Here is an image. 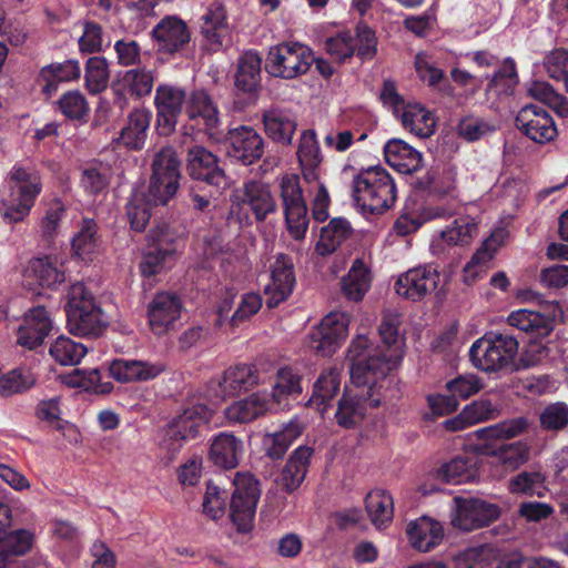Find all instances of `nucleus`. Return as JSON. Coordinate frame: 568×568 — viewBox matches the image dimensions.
I'll list each match as a JSON object with an SVG mask.
<instances>
[{
	"instance_id": "ddd939ff",
	"label": "nucleus",
	"mask_w": 568,
	"mask_h": 568,
	"mask_svg": "<svg viewBox=\"0 0 568 568\" xmlns=\"http://www.w3.org/2000/svg\"><path fill=\"white\" fill-rule=\"evenodd\" d=\"M230 510L231 519L241 532L248 531L253 526L256 505L260 498L258 481L250 474L237 473L233 480Z\"/></svg>"
},
{
	"instance_id": "69168bd1",
	"label": "nucleus",
	"mask_w": 568,
	"mask_h": 568,
	"mask_svg": "<svg viewBox=\"0 0 568 568\" xmlns=\"http://www.w3.org/2000/svg\"><path fill=\"white\" fill-rule=\"evenodd\" d=\"M325 50L332 59L343 62L355 53V38L349 31L338 32L325 40Z\"/></svg>"
},
{
	"instance_id": "2eb2a0df",
	"label": "nucleus",
	"mask_w": 568,
	"mask_h": 568,
	"mask_svg": "<svg viewBox=\"0 0 568 568\" xmlns=\"http://www.w3.org/2000/svg\"><path fill=\"white\" fill-rule=\"evenodd\" d=\"M500 516V508L480 498H454L452 525L458 529L470 531L484 527Z\"/></svg>"
},
{
	"instance_id": "412c9836",
	"label": "nucleus",
	"mask_w": 568,
	"mask_h": 568,
	"mask_svg": "<svg viewBox=\"0 0 568 568\" xmlns=\"http://www.w3.org/2000/svg\"><path fill=\"white\" fill-rule=\"evenodd\" d=\"M226 143L227 155L245 165L257 161L264 152L263 138L250 126L243 125L230 130Z\"/></svg>"
},
{
	"instance_id": "c9c22d12",
	"label": "nucleus",
	"mask_w": 568,
	"mask_h": 568,
	"mask_svg": "<svg viewBox=\"0 0 568 568\" xmlns=\"http://www.w3.org/2000/svg\"><path fill=\"white\" fill-rule=\"evenodd\" d=\"M313 449L300 446L290 456L280 477L278 484L287 491H293L305 479Z\"/></svg>"
},
{
	"instance_id": "aec40b11",
	"label": "nucleus",
	"mask_w": 568,
	"mask_h": 568,
	"mask_svg": "<svg viewBox=\"0 0 568 568\" xmlns=\"http://www.w3.org/2000/svg\"><path fill=\"white\" fill-rule=\"evenodd\" d=\"M184 101L185 92L179 87L161 84L156 88L154 103L161 134L169 135L174 131Z\"/></svg>"
},
{
	"instance_id": "0eeeda50",
	"label": "nucleus",
	"mask_w": 568,
	"mask_h": 568,
	"mask_svg": "<svg viewBox=\"0 0 568 568\" xmlns=\"http://www.w3.org/2000/svg\"><path fill=\"white\" fill-rule=\"evenodd\" d=\"M69 331L78 336H98L105 327V320L94 296L82 283L70 286L67 302Z\"/></svg>"
},
{
	"instance_id": "c85d7f7f",
	"label": "nucleus",
	"mask_w": 568,
	"mask_h": 568,
	"mask_svg": "<svg viewBox=\"0 0 568 568\" xmlns=\"http://www.w3.org/2000/svg\"><path fill=\"white\" fill-rule=\"evenodd\" d=\"M297 159L304 180L307 183L317 182L323 156L314 130L308 129L302 132L297 146Z\"/></svg>"
},
{
	"instance_id": "e2e57ef3",
	"label": "nucleus",
	"mask_w": 568,
	"mask_h": 568,
	"mask_svg": "<svg viewBox=\"0 0 568 568\" xmlns=\"http://www.w3.org/2000/svg\"><path fill=\"white\" fill-rule=\"evenodd\" d=\"M178 235L165 223L153 227L148 235V246L172 256L176 252Z\"/></svg>"
},
{
	"instance_id": "4c0bfd02",
	"label": "nucleus",
	"mask_w": 568,
	"mask_h": 568,
	"mask_svg": "<svg viewBox=\"0 0 568 568\" xmlns=\"http://www.w3.org/2000/svg\"><path fill=\"white\" fill-rule=\"evenodd\" d=\"M257 384V373L252 365L241 364L226 369L219 382L223 397L236 396Z\"/></svg>"
},
{
	"instance_id": "f257e3e1",
	"label": "nucleus",
	"mask_w": 568,
	"mask_h": 568,
	"mask_svg": "<svg viewBox=\"0 0 568 568\" xmlns=\"http://www.w3.org/2000/svg\"><path fill=\"white\" fill-rule=\"evenodd\" d=\"M400 326V313L396 310H385L378 326L379 345H373L363 334H358L352 341L347 356L353 363V377L357 383H363L364 373L368 371L387 378V374L399 364L405 346Z\"/></svg>"
},
{
	"instance_id": "3c124183",
	"label": "nucleus",
	"mask_w": 568,
	"mask_h": 568,
	"mask_svg": "<svg viewBox=\"0 0 568 568\" xmlns=\"http://www.w3.org/2000/svg\"><path fill=\"white\" fill-rule=\"evenodd\" d=\"M303 425L298 420H291L283 429L266 434L263 437V447L271 458H281L290 445L302 434Z\"/></svg>"
},
{
	"instance_id": "a211bd4d",
	"label": "nucleus",
	"mask_w": 568,
	"mask_h": 568,
	"mask_svg": "<svg viewBox=\"0 0 568 568\" xmlns=\"http://www.w3.org/2000/svg\"><path fill=\"white\" fill-rule=\"evenodd\" d=\"M186 169L192 179L204 181L217 189H225L230 184L217 158L203 146L195 145L189 150Z\"/></svg>"
},
{
	"instance_id": "a878e982",
	"label": "nucleus",
	"mask_w": 568,
	"mask_h": 568,
	"mask_svg": "<svg viewBox=\"0 0 568 568\" xmlns=\"http://www.w3.org/2000/svg\"><path fill=\"white\" fill-rule=\"evenodd\" d=\"M64 281V272L53 256H41L29 261L23 282L30 288L38 286L54 288Z\"/></svg>"
},
{
	"instance_id": "de8ad7c7",
	"label": "nucleus",
	"mask_w": 568,
	"mask_h": 568,
	"mask_svg": "<svg viewBox=\"0 0 568 568\" xmlns=\"http://www.w3.org/2000/svg\"><path fill=\"white\" fill-rule=\"evenodd\" d=\"M262 59L257 52L247 51L239 60L235 85L239 90L253 93L261 82Z\"/></svg>"
},
{
	"instance_id": "5fc2aeb1",
	"label": "nucleus",
	"mask_w": 568,
	"mask_h": 568,
	"mask_svg": "<svg viewBox=\"0 0 568 568\" xmlns=\"http://www.w3.org/2000/svg\"><path fill=\"white\" fill-rule=\"evenodd\" d=\"M186 113L191 120L201 119L207 130L219 124L217 108L204 91H196L191 95Z\"/></svg>"
},
{
	"instance_id": "bb28decb",
	"label": "nucleus",
	"mask_w": 568,
	"mask_h": 568,
	"mask_svg": "<svg viewBox=\"0 0 568 568\" xmlns=\"http://www.w3.org/2000/svg\"><path fill=\"white\" fill-rule=\"evenodd\" d=\"M201 34L203 45L212 52H216L224 45L230 36L226 22V13L221 4H213L202 17Z\"/></svg>"
},
{
	"instance_id": "473e14b6",
	"label": "nucleus",
	"mask_w": 568,
	"mask_h": 568,
	"mask_svg": "<svg viewBox=\"0 0 568 568\" xmlns=\"http://www.w3.org/2000/svg\"><path fill=\"white\" fill-rule=\"evenodd\" d=\"M264 131L268 138L277 143L288 145L292 143L297 122L294 114L285 109L272 108L263 113Z\"/></svg>"
},
{
	"instance_id": "b1692460",
	"label": "nucleus",
	"mask_w": 568,
	"mask_h": 568,
	"mask_svg": "<svg viewBox=\"0 0 568 568\" xmlns=\"http://www.w3.org/2000/svg\"><path fill=\"white\" fill-rule=\"evenodd\" d=\"M180 314V300L164 292L156 294L148 306L149 325L156 335H162L172 328Z\"/></svg>"
},
{
	"instance_id": "864d4df0",
	"label": "nucleus",
	"mask_w": 568,
	"mask_h": 568,
	"mask_svg": "<svg viewBox=\"0 0 568 568\" xmlns=\"http://www.w3.org/2000/svg\"><path fill=\"white\" fill-rule=\"evenodd\" d=\"M62 382L69 387L95 394H108L113 389L112 383L103 381L100 371L95 368L89 371L74 369L64 375Z\"/></svg>"
},
{
	"instance_id": "8fccbe9b",
	"label": "nucleus",
	"mask_w": 568,
	"mask_h": 568,
	"mask_svg": "<svg viewBox=\"0 0 568 568\" xmlns=\"http://www.w3.org/2000/svg\"><path fill=\"white\" fill-rule=\"evenodd\" d=\"M366 511L372 524L381 529L388 525L394 516V500L389 493L383 489L369 491L365 500Z\"/></svg>"
},
{
	"instance_id": "603ef678",
	"label": "nucleus",
	"mask_w": 568,
	"mask_h": 568,
	"mask_svg": "<svg viewBox=\"0 0 568 568\" xmlns=\"http://www.w3.org/2000/svg\"><path fill=\"white\" fill-rule=\"evenodd\" d=\"M37 383V376L28 367H17L7 373H0V397L9 398L31 389Z\"/></svg>"
},
{
	"instance_id": "c756f323",
	"label": "nucleus",
	"mask_w": 568,
	"mask_h": 568,
	"mask_svg": "<svg viewBox=\"0 0 568 568\" xmlns=\"http://www.w3.org/2000/svg\"><path fill=\"white\" fill-rule=\"evenodd\" d=\"M271 409H273V406L270 395L257 392L227 406L225 416L231 423H250Z\"/></svg>"
},
{
	"instance_id": "7c9ffc66",
	"label": "nucleus",
	"mask_w": 568,
	"mask_h": 568,
	"mask_svg": "<svg viewBox=\"0 0 568 568\" xmlns=\"http://www.w3.org/2000/svg\"><path fill=\"white\" fill-rule=\"evenodd\" d=\"M499 410L488 399H477L464 406L459 414L443 423L449 432H458L476 424L496 418Z\"/></svg>"
},
{
	"instance_id": "13d9d810",
	"label": "nucleus",
	"mask_w": 568,
	"mask_h": 568,
	"mask_svg": "<svg viewBox=\"0 0 568 568\" xmlns=\"http://www.w3.org/2000/svg\"><path fill=\"white\" fill-rule=\"evenodd\" d=\"M120 85L138 98L149 95L154 85V72L145 68L128 70L120 80Z\"/></svg>"
},
{
	"instance_id": "774afa93",
	"label": "nucleus",
	"mask_w": 568,
	"mask_h": 568,
	"mask_svg": "<svg viewBox=\"0 0 568 568\" xmlns=\"http://www.w3.org/2000/svg\"><path fill=\"white\" fill-rule=\"evenodd\" d=\"M110 176L109 166L102 163L92 164L83 170L81 185L88 193L98 194L106 187Z\"/></svg>"
},
{
	"instance_id": "72a5a7b5",
	"label": "nucleus",
	"mask_w": 568,
	"mask_h": 568,
	"mask_svg": "<svg viewBox=\"0 0 568 568\" xmlns=\"http://www.w3.org/2000/svg\"><path fill=\"white\" fill-rule=\"evenodd\" d=\"M386 162L399 173L409 174L420 169L422 154L400 139H392L384 145Z\"/></svg>"
},
{
	"instance_id": "6e6d98bb",
	"label": "nucleus",
	"mask_w": 568,
	"mask_h": 568,
	"mask_svg": "<svg viewBox=\"0 0 568 568\" xmlns=\"http://www.w3.org/2000/svg\"><path fill=\"white\" fill-rule=\"evenodd\" d=\"M528 428L525 417H517L490 425L475 432L480 439L507 440L524 434Z\"/></svg>"
},
{
	"instance_id": "f3484780",
	"label": "nucleus",
	"mask_w": 568,
	"mask_h": 568,
	"mask_svg": "<svg viewBox=\"0 0 568 568\" xmlns=\"http://www.w3.org/2000/svg\"><path fill=\"white\" fill-rule=\"evenodd\" d=\"M276 209V202L271 189L262 182H247L237 190L233 197V213L251 211L256 221H264Z\"/></svg>"
},
{
	"instance_id": "79ce46f5",
	"label": "nucleus",
	"mask_w": 568,
	"mask_h": 568,
	"mask_svg": "<svg viewBox=\"0 0 568 568\" xmlns=\"http://www.w3.org/2000/svg\"><path fill=\"white\" fill-rule=\"evenodd\" d=\"M301 393V376L291 367L280 368L270 396L273 408H286L290 400L296 398Z\"/></svg>"
},
{
	"instance_id": "423d86ee",
	"label": "nucleus",
	"mask_w": 568,
	"mask_h": 568,
	"mask_svg": "<svg viewBox=\"0 0 568 568\" xmlns=\"http://www.w3.org/2000/svg\"><path fill=\"white\" fill-rule=\"evenodd\" d=\"M518 341L507 334H485L469 348L473 366L486 373L509 369L518 354Z\"/></svg>"
},
{
	"instance_id": "052dcab7",
	"label": "nucleus",
	"mask_w": 568,
	"mask_h": 568,
	"mask_svg": "<svg viewBox=\"0 0 568 568\" xmlns=\"http://www.w3.org/2000/svg\"><path fill=\"white\" fill-rule=\"evenodd\" d=\"M528 94L556 110L559 115H568L567 99L557 93L549 83L545 81L531 82L528 88Z\"/></svg>"
},
{
	"instance_id": "e433bc0d",
	"label": "nucleus",
	"mask_w": 568,
	"mask_h": 568,
	"mask_svg": "<svg viewBox=\"0 0 568 568\" xmlns=\"http://www.w3.org/2000/svg\"><path fill=\"white\" fill-rule=\"evenodd\" d=\"M343 294L354 302L364 298L372 285L369 265L363 258L354 260L348 273L342 278Z\"/></svg>"
},
{
	"instance_id": "5701e85b",
	"label": "nucleus",
	"mask_w": 568,
	"mask_h": 568,
	"mask_svg": "<svg viewBox=\"0 0 568 568\" xmlns=\"http://www.w3.org/2000/svg\"><path fill=\"white\" fill-rule=\"evenodd\" d=\"M165 371L164 363L144 359H114L109 366V374L120 383H141L155 379Z\"/></svg>"
},
{
	"instance_id": "20e7f679",
	"label": "nucleus",
	"mask_w": 568,
	"mask_h": 568,
	"mask_svg": "<svg viewBox=\"0 0 568 568\" xmlns=\"http://www.w3.org/2000/svg\"><path fill=\"white\" fill-rule=\"evenodd\" d=\"M6 183L7 193L0 199V214L9 223L22 222L42 191L40 175L32 168L14 165Z\"/></svg>"
},
{
	"instance_id": "49530a36",
	"label": "nucleus",
	"mask_w": 568,
	"mask_h": 568,
	"mask_svg": "<svg viewBox=\"0 0 568 568\" xmlns=\"http://www.w3.org/2000/svg\"><path fill=\"white\" fill-rule=\"evenodd\" d=\"M339 387L341 375L337 371L331 369L323 373L314 384L313 394L308 400L310 405L324 415L338 394Z\"/></svg>"
},
{
	"instance_id": "1a4fd4ad",
	"label": "nucleus",
	"mask_w": 568,
	"mask_h": 568,
	"mask_svg": "<svg viewBox=\"0 0 568 568\" xmlns=\"http://www.w3.org/2000/svg\"><path fill=\"white\" fill-rule=\"evenodd\" d=\"M213 412L212 407L204 404L190 403L160 430L159 446L168 453H178L184 440L193 438L199 428L211 420Z\"/></svg>"
},
{
	"instance_id": "9b49d317",
	"label": "nucleus",
	"mask_w": 568,
	"mask_h": 568,
	"mask_svg": "<svg viewBox=\"0 0 568 568\" xmlns=\"http://www.w3.org/2000/svg\"><path fill=\"white\" fill-rule=\"evenodd\" d=\"M447 283L448 277L440 274L437 267L424 265L402 273L394 287L398 296L412 302H420L433 294L444 295Z\"/></svg>"
},
{
	"instance_id": "7ed1b4c3",
	"label": "nucleus",
	"mask_w": 568,
	"mask_h": 568,
	"mask_svg": "<svg viewBox=\"0 0 568 568\" xmlns=\"http://www.w3.org/2000/svg\"><path fill=\"white\" fill-rule=\"evenodd\" d=\"M372 373L365 372L363 383H357L353 377V363H351V385L345 388L335 413L339 426L356 427L363 422L368 409L384 402L390 381Z\"/></svg>"
},
{
	"instance_id": "4d7b16f0",
	"label": "nucleus",
	"mask_w": 568,
	"mask_h": 568,
	"mask_svg": "<svg viewBox=\"0 0 568 568\" xmlns=\"http://www.w3.org/2000/svg\"><path fill=\"white\" fill-rule=\"evenodd\" d=\"M88 348L67 336H59L50 346L51 357L61 365H78L87 354Z\"/></svg>"
},
{
	"instance_id": "f8f14e48",
	"label": "nucleus",
	"mask_w": 568,
	"mask_h": 568,
	"mask_svg": "<svg viewBox=\"0 0 568 568\" xmlns=\"http://www.w3.org/2000/svg\"><path fill=\"white\" fill-rule=\"evenodd\" d=\"M349 315L345 312H331L312 328L306 337V346L321 356L333 355L348 335Z\"/></svg>"
},
{
	"instance_id": "cd10ccee",
	"label": "nucleus",
	"mask_w": 568,
	"mask_h": 568,
	"mask_svg": "<svg viewBox=\"0 0 568 568\" xmlns=\"http://www.w3.org/2000/svg\"><path fill=\"white\" fill-rule=\"evenodd\" d=\"M159 50L175 52L190 41V31L186 23L178 17L163 18L152 31Z\"/></svg>"
},
{
	"instance_id": "338daca9",
	"label": "nucleus",
	"mask_w": 568,
	"mask_h": 568,
	"mask_svg": "<svg viewBox=\"0 0 568 568\" xmlns=\"http://www.w3.org/2000/svg\"><path fill=\"white\" fill-rule=\"evenodd\" d=\"M544 476L538 471H523L509 481L514 494L544 496Z\"/></svg>"
},
{
	"instance_id": "2f4dec72",
	"label": "nucleus",
	"mask_w": 568,
	"mask_h": 568,
	"mask_svg": "<svg viewBox=\"0 0 568 568\" xmlns=\"http://www.w3.org/2000/svg\"><path fill=\"white\" fill-rule=\"evenodd\" d=\"M244 452V444L231 433H220L212 438L209 458L222 468H234L237 466Z\"/></svg>"
},
{
	"instance_id": "dca6fc26",
	"label": "nucleus",
	"mask_w": 568,
	"mask_h": 568,
	"mask_svg": "<svg viewBox=\"0 0 568 568\" xmlns=\"http://www.w3.org/2000/svg\"><path fill=\"white\" fill-rule=\"evenodd\" d=\"M296 284L294 265L290 256L278 253L268 261V282L264 286L266 305L276 307L293 293Z\"/></svg>"
},
{
	"instance_id": "39448f33",
	"label": "nucleus",
	"mask_w": 568,
	"mask_h": 568,
	"mask_svg": "<svg viewBox=\"0 0 568 568\" xmlns=\"http://www.w3.org/2000/svg\"><path fill=\"white\" fill-rule=\"evenodd\" d=\"M353 199L364 212L381 214L396 201V185L382 166L361 171L353 181Z\"/></svg>"
},
{
	"instance_id": "58836bf2",
	"label": "nucleus",
	"mask_w": 568,
	"mask_h": 568,
	"mask_svg": "<svg viewBox=\"0 0 568 568\" xmlns=\"http://www.w3.org/2000/svg\"><path fill=\"white\" fill-rule=\"evenodd\" d=\"M507 323L519 331L537 337L548 336L554 328L552 321L549 316L527 308H520L509 313Z\"/></svg>"
},
{
	"instance_id": "680f3d73",
	"label": "nucleus",
	"mask_w": 568,
	"mask_h": 568,
	"mask_svg": "<svg viewBox=\"0 0 568 568\" xmlns=\"http://www.w3.org/2000/svg\"><path fill=\"white\" fill-rule=\"evenodd\" d=\"M109 65L103 57H92L87 61L85 85L91 93L103 91L109 83Z\"/></svg>"
},
{
	"instance_id": "ea45409f",
	"label": "nucleus",
	"mask_w": 568,
	"mask_h": 568,
	"mask_svg": "<svg viewBox=\"0 0 568 568\" xmlns=\"http://www.w3.org/2000/svg\"><path fill=\"white\" fill-rule=\"evenodd\" d=\"M81 74V68L75 60H68L62 63H51L41 69L39 82L42 91L48 97L57 92L61 82L77 80Z\"/></svg>"
},
{
	"instance_id": "9d476101",
	"label": "nucleus",
	"mask_w": 568,
	"mask_h": 568,
	"mask_svg": "<svg viewBox=\"0 0 568 568\" xmlns=\"http://www.w3.org/2000/svg\"><path fill=\"white\" fill-rule=\"evenodd\" d=\"M384 105L392 109L403 126L419 138H428L435 132L434 114L417 102H405L397 93L395 83L385 81L381 92Z\"/></svg>"
},
{
	"instance_id": "6e6552de",
	"label": "nucleus",
	"mask_w": 568,
	"mask_h": 568,
	"mask_svg": "<svg viewBox=\"0 0 568 568\" xmlns=\"http://www.w3.org/2000/svg\"><path fill=\"white\" fill-rule=\"evenodd\" d=\"M314 62V53L310 47L297 41H287L270 48L265 70L274 78L293 80L306 74Z\"/></svg>"
},
{
	"instance_id": "a18cd8bd",
	"label": "nucleus",
	"mask_w": 568,
	"mask_h": 568,
	"mask_svg": "<svg viewBox=\"0 0 568 568\" xmlns=\"http://www.w3.org/2000/svg\"><path fill=\"white\" fill-rule=\"evenodd\" d=\"M478 476L476 462L466 457L454 458L442 465L436 471L437 479L453 485L474 481Z\"/></svg>"
},
{
	"instance_id": "a19ab883",
	"label": "nucleus",
	"mask_w": 568,
	"mask_h": 568,
	"mask_svg": "<svg viewBox=\"0 0 568 568\" xmlns=\"http://www.w3.org/2000/svg\"><path fill=\"white\" fill-rule=\"evenodd\" d=\"M481 453L490 457L494 465L501 466L505 471L517 469L529 458V447L521 442L501 445L497 448L485 445L481 447Z\"/></svg>"
},
{
	"instance_id": "bf43d9fd",
	"label": "nucleus",
	"mask_w": 568,
	"mask_h": 568,
	"mask_svg": "<svg viewBox=\"0 0 568 568\" xmlns=\"http://www.w3.org/2000/svg\"><path fill=\"white\" fill-rule=\"evenodd\" d=\"M72 252L79 258L87 261L91 260L98 250L95 239V223L91 220H85L77 234L71 241Z\"/></svg>"
},
{
	"instance_id": "4be33fe9",
	"label": "nucleus",
	"mask_w": 568,
	"mask_h": 568,
	"mask_svg": "<svg viewBox=\"0 0 568 568\" xmlns=\"http://www.w3.org/2000/svg\"><path fill=\"white\" fill-rule=\"evenodd\" d=\"M409 546L418 552H430L444 540L445 529L440 521L429 516H420L406 525Z\"/></svg>"
},
{
	"instance_id": "393cba45",
	"label": "nucleus",
	"mask_w": 568,
	"mask_h": 568,
	"mask_svg": "<svg viewBox=\"0 0 568 568\" xmlns=\"http://www.w3.org/2000/svg\"><path fill=\"white\" fill-rule=\"evenodd\" d=\"M52 328V321L48 311L37 306L28 311L23 323L18 328L17 343L28 349L41 345Z\"/></svg>"
},
{
	"instance_id": "c03bdc74",
	"label": "nucleus",
	"mask_w": 568,
	"mask_h": 568,
	"mask_svg": "<svg viewBox=\"0 0 568 568\" xmlns=\"http://www.w3.org/2000/svg\"><path fill=\"white\" fill-rule=\"evenodd\" d=\"M477 235V223L470 216H460L440 231L435 241L440 247L468 245Z\"/></svg>"
},
{
	"instance_id": "37998d69",
	"label": "nucleus",
	"mask_w": 568,
	"mask_h": 568,
	"mask_svg": "<svg viewBox=\"0 0 568 568\" xmlns=\"http://www.w3.org/2000/svg\"><path fill=\"white\" fill-rule=\"evenodd\" d=\"M151 116V111L144 108L131 112L128 124L121 130L120 142L130 149H141L146 140Z\"/></svg>"
},
{
	"instance_id": "f704fd0d",
	"label": "nucleus",
	"mask_w": 568,
	"mask_h": 568,
	"mask_svg": "<svg viewBox=\"0 0 568 568\" xmlns=\"http://www.w3.org/2000/svg\"><path fill=\"white\" fill-rule=\"evenodd\" d=\"M9 524V509L0 503V545L2 554L22 556L27 554L33 546L34 536L31 531L21 529L10 534L6 532V527Z\"/></svg>"
},
{
	"instance_id": "09e8293b",
	"label": "nucleus",
	"mask_w": 568,
	"mask_h": 568,
	"mask_svg": "<svg viewBox=\"0 0 568 568\" xmlns=\"http://www.w3.org/2000/svg\"><path fill=\"white\" fill-rule=\"evenodd\" d=\"M353 233L349 222L343 217L333 219L322 229L315 245L317 254L325 256L333 253Z\"/></svg>"
},
{
	"instance_id": "0e129e2a",
	"label": "nucleus",
	"mask_w": 568,
	"mask_h": 568,
	"mask_svg": "<svg viewBox=\"0 0 568 568\" xmlns=\"http://www.w3.org/2000/svg\"><path fill=\"white\" fill-rule=\"evenodd\" d=\"M445 214V211L440 209L425 210L422 215L404 213L396 220L394 231L397 235L405 236L416 232L425 222L442 217Z\"/></svg>"
},
{
	"instance_id": "6ab92c4d",
	"label": "nucleus",
	"mask_w": 568,
	"mask_h": 568,
	"mask_svg": "<svg viewBox=\"0 0 568 568\" xmlns=\"http://www.w3.org/2000/svg\"><path fill=\"white\" fill-rule=\"evenodd\" d=\"M516 122L518 129L536 143L550 142L557 135V128L550 114L535 104L521 108Z\"/></svg>"
},
{
	"instance_id": "f03ea898",
	"label": "nucleus",
	"mask_w": 568,
	"mask_h": 568,
	"mask_svg": "<svg viewBox=\"0 0 568 568\" xmlns=\"http://www.w3.org/2000/svg\"><path fill=\"white\" fill-rule=\"evenodd\" d=\"M180 168L181 162L172 146H164L155 153L148 194L134 191L128 203V217L133 230L145 227L151 205H164L175 195L180 186Z\"/></svg>"
},
{
	"instance_id": "4468645a",
	"label": "nucleus",
	"mask_w": 568,
	"mask_h": 568,
	"mask_svg": "<svg viewBox=\"0 0 568 568\" xmlns=\"http://www.w3.org/2000/svg\"><path fill=\"white\" fill-rule=\"evenodd\" d=\"M281 196L287 231L294 240H302L308 229V216L297 175L283 176L281 181Z\"/></svg>"
}]
</instances>
